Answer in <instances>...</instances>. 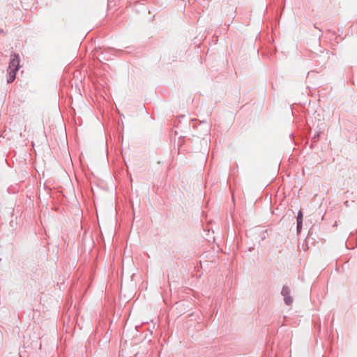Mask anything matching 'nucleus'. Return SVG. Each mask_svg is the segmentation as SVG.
<instances>
[{"instance_id":"f257e3e1","label":"nucleus","mask_w":357,"mask_h":357,"mask_svg":"<svg viewBox=\"0 0 357 357\" xmlns=\"http://www.w3.org/2000/svg\"><path fill=\"white\" fill-rule=\"evenodd\" d=\"M20 68V58L17 54H14L12 56L11 61L7 70V82H13L16 77V73Z\"/></svg>"},{"instance_id":"7ed1b4c3","label":"nucleus","mask_w":357,"mask_h":357,"mask_svg":"<svg viewBox=\"0 0 357 357\" xmlns=\"http://www.w3.org/2000/svg\"><path fill=\"white\" fill-rule=\"evenodd\" d=\"M302 218H303L302 212L299 211L298 214V217H297V228H298V229H299L302 226Z\"/></svg>"},{"instance_id":"20e7f679","label":"nucleus","mask_w":357,"mask_h":357,"mask_svg":"<svg viewBox=\"0 0 357 357\" xmlns=\"http://www.w3.org/2000/svg\"><path fill=\"white\" fill-rule=\"evenodd\" d=\"M290 294V291L288 287H283L282 288V295L284 296V297H286L287 296H289Z\"/></svg>"},{"instance_id":"39448f33","label":"nucleus","mask_w":357,"mask_h":357,"mask_svg":"<svg viewBox=\"0 0 357 357\" xmlns=\"http://www.w3.org/2000/svg\"><path fill=\"white\" fill-rule=\"evenodd\" d=\"M284 300L287 305H290L292 303V298L289 295L286 297H284Z\"/></svg>"},{"instance_id":"f03ea898","label":"nucleus","mask_w":357,"mask_h":357,"mask_svg":"<svg viewBox=\"0 0 357 357\" xmlns=\"http://www.w3.org/2000/svg\"><path fill=\"white\" fill-rule=\"evenodd\" d=\"M26 132V125L23 123H19L13 126L10 130V139L18 142L20 138L25 137Z\"/></svg>"}]
</instances>
